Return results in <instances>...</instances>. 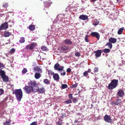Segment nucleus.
<instances>
[{
    "label": "nucleus",
    "instance_id": "f257e3e1",
    "mask_svg": "<svg viewBox=\"0 0 125 125\" xmlns=\"http://www.w3.org/2000/svg\"><path fill=\"white\" fill-rule=\"evenodd\" d=\"M29 86L32 89V92H36L38 91V87L37 85V83L36 81H30L28 83Z\"/></svg>",
    "mask_w": 125,
    "mask_h": 125
},
{
    "label": "nucleus",
    "instance_id": "f03ea898",
    "mask_svg": "<svg viewBox=\"0 0 125 125\" xmlns=\"http://www.w3.org/2000/svg\"><path fill=\"white\" fill-rule=\"evenodd\" d=\"M16 98V99L18 101H20L22 98L23 94L21 89H16L13 92Z\"/></svg>",
    "mask_w": 125,
    "mask_h": 125
},
{
    "label": "nucleus",
    "instance_id": "7ed1b4c3",
    "mask_svg": "<svg viewBox=\"0 0 125 125\" xmlns=\"http://www.w3.org/2000/svg\"><path fill=\"white\" fill-rule=\"evenodd\" d=\"M64 67L63 66H60L58 63L55 64V70L58 71L61 73V75H65L66 74V72L65 70H63Z\"/></svg>",
    "mask_w": 125,
    "mask_h": 125
},
{
    "label": "nucleus",
    "instance_id": "20e7f679",
    "mask_svg": "<svg viewBox=\"0 0 125 125\" xmlns=\"http://www.w3.org/2000/svg\"><path fill=\"white\" fill-rule=\"evenodd\" d=\"M118 82V80L114 79L112 80L108 86V89H112L116 87L117 86Z\"/></svg>",
    "mask_w": 125,
    "mask_h": 125
},
{
    "label": "nucleus",
    "instance_id": "39448f33",
    "mask_svg": "<svg viewBox=\"0 0 125 125\" xmlns=\"http://www.w3.org/2000/svg\"><path fill=\"white\" fill-rule=\"evenodd\" d=\"M1 77L4 82H6L8 81L9 79L8 77L5 75V72L3 71L1 74Z\"/></svg>",
    "mask_w": 125,
    "mask_h": 125
},
{
    "label": "nucleus",
    "instance_id": "423d86ee",
    "mask_svg": "<svg viewBox=\"0 0 125 125\" xmlns=\"http://www.w3.org/2000/svg\"><path fill=\"white\" fill-rule=\"evenodd\" d=\"M25 92L27 94H30L32 91V89L29 86H26L23 88Z\"/></svg>",
    "mask_w": 125,
    "mask_h": 125
},
{
    "label": "nucleus",
    "instance_id": "0eeeda50",
    "mask_svg": "<svg viewBox=\"0 0 125 125\" xmlns=\"http://www.w3.org/2000/svg\"><path fill=\"white\" fill-rule=\"evenodd\" d=\"M104 119L105 122L107 123H111L112 121L111 117L107 115H106L104 116Z\"/></svg>",
    "mask_w": 125,
    "mask_h": 125
},
{
    "label": "nucleus",
    "instance_id": "6e6552de",
    "mask_svg": "<svg viewBox=\"0 0 125 125\" xmlns=\"http://www.w3.org/2000/svg\"><path fill=\"white\" fill-rule=\"evenodd\" d=\"M8 24L7 22H6L1 25L0 27V30H6L8 28Z\"/></svg>",
    "mask_w": 125,
    "mask_h": 125
},
{
    "label": "nucleus",
    "instance_id": "1a4fd4ad",
    "mask_svg": "<svg viewBox=\"0 0 125 125\" xmlns=\"http://www.w3.org/2000/svg\"><path fill=\"white\" fill-rule=\"evenodd\" d=\"M33 70L37 73H42V69L40 67L37 66H36L34 67Z\"/></svg>",
    "mask_w": 125,
    "mask_h": 125
},
{
    "label": "nucleus",
    "instance_id": "9d476101",
    "mask_svg": "<svg viewBox=\"0 0 125 125\" xmlns=\"http://www.w3.org/2000/svg\"><path fill=\"white\" fill-rule=\"evenodd\" d=\"M50 0H48V1H46L44 2V6L45 8L44 9V10H46V8H48L50 6V5L52 3V2L50 1Z\"/></svg>",
    "mask_w": 125,
    "mask_h": 125
},
{
    "label": "nucleus",
    "instance_id": "9b49d317",
    "mask_svg": "<svg viewBox=\"0 0 125 125\" xmlns=\"http://www.w3.org/2000/svg\"><path fill=\"white\" fill-rule=\"evenodd\" d=\"M36 45L35 43H33L30 45H27L26 48L27 49H32L36 46Z\"/></svg>",
    "mask_w": 125,
    "mask_h": 125
},
{
    "label": "nucleus",
    "instance_id": "f8f14e48",
    "mask_svg": "<svg viewBox=\"0 0 125 125\" xmlns=\"http://www.w3.org/2000/svg\"><path fill=\"white\" fill-rule=\"evenodd\" d=\"M94 52L95 53V55L96 57V58H98L101 56L102 51L101 50H98L97 51H94Z\"/></svg>",
    "mask_w": 125,
    "mask_h": 125
},
{
    "label": "nucleus",
    "instance_id": "ddd939ff",
    "mask_svg": "<svg viewBox=\"0 0 125 125\" xmlns=\"http://www.w3.org/2000/svg\"><path fill=\"white\" fill-rule=\"evenodd\" d=\"M88 16L86 15H82L79 17V19L83 20H86L88 19Z\"/></svg>",
    "mask_w": 125,
    "mask_h": 125
},
{
    "label": "nucleus",
    "instance_id": "4468645a",
    "mask_svg": "<svg viewBox=\"0 0 125 125\" xmlns=\"http://www.w3.org/2000/svg\"><path fill=\"white\" fill-rule=\"evenodd\" d=\"M92 36H95L98 39H99L100 37V35L97 32H92L91 34Z\"/></svg>",
    "mask_w": 125,
    "mask_h": 125
},
{
    "label": "nucleus",
    "instance_id": "2eb2a0df",
    "mask_svg": "<svg viewBox=\"0 0 125 125\" xmlns=\"http://www.w3.org/2000/svg\"><path fill=\"white\" fill-rule=\"evenodd\" d=\"M118 95L120 97H123L124 94V92L123 90H119L117 93Z\"/></svg>",
    "mask_w": 125,
    "mask_h": 125
},
{
    "label": "nucleus",
    "instance_id": "dca6fc26",
    "mask_svg": "<svg viewBox=\"0 0 125 125\" xmlns=\"http://www.w3.org/2000/svg\"><path fill=\"white\" fill-rule=\"evenodd\" d=\"M116 39L115 38L111 37L109 39V42L111 43H115L116 42Z\"/></svg>",
    "mask_w": 125,
    "mask_h": 125
},
{
    "label": "nucleus",
    "instance_id": "f3484780",
    "mask_svg": "<svg viewBox=\"0 0 125 125\" xmlns=\"http://www.w3.org/2000/svg\"><path fill=\"white\" fill-rule=\"evenodd\" d=\"M41 73H37V72L35 73L34 75V77L36 79H38L41 77V75L40 74Z\"/></svg>",
    "mask_w": 125,
    "mask_h": 125
},
{
    "label": "nucleus",
    "instance_id": "a211bd4d",
    "mask_svg": "<svg viewBox=\"0 0 125 125\" xmlns=\"http://www.w3.org/2000/svg\"><path fill=\"white\" fill-rule=\"evenodd\" d=\"M121 102V101L119 99H116V102H113L115 105H118Z\"/></svg>",
    "mask_w": 125,
    "mask_h": 125
},
{
    "label": "nucleus",
    "instance_id": "6ab92c4d",
    "mask_svg": "<svg viewBox=\"0 0 125 125\" xmlns=\"http://www.w3.org/2000/svg\"><path fill=\"white\" fill-rule=\"evenodd\" d=\"M45 89L43 87H41L40 89L38 88V91L40 93H43L45 92Z\"/></svg>",
    "mask_w": 125,
    "mask_h": 125
},
{
    "label": "nucleus",
    "instance_id": "aec40b11",
    "mask_svg": "<svg viewBox=\"0 0 125 125\" xmlns=\"http://www.w3.org/2000/svg\"><path fill=\"white\" fill-rule=\"evenodd\" d=\"M65 43L67 44H71L72 43L71 41L69 39H66L64 41Z\"/></svg>",
    "mask_w": 125,
    "mask_h": 125
},
{
    "label": "nucleus",
    "instance_id": "412c9836",
    "mask_svg": "<svg viewBox=\"0 0 125 125\" xmlns=\"http://www.w3.org/2000/svg\"><path fill=\"white\" fill-rule=\"evenodd\" d=\"M48 74L50 75H53V77L54 79L55 80V74L52 70H50L48 71Z\"/></svg>",
    "mask_w": 125,
    "mask_h": 125
},
{
    "label": "nucleus",
    "instance_id": "4be33fe9",
    "mask_svg": "<svg viewBox=\"0 0 125 125\" xmlns=\"http://www.w3.org/2000/svg\"><path fill=\"white\" fill-rule=\"evenodd\" d=\"M99 23V21L96 19H95L94 21L92 24L94 25H96L98 24Z\"/></svg>",
    "mask_w": 125,
    "mask_h": 125
},
{
    "label": "nucleus",
    "instance_id": "5701e85b",
    "mask_svg": "<svg viewBox=\"0 0 125 125\" xmlns=\"http://www.w3.org/2000/svg\"><path fill=\"white\" fill-rule=\"evenodd\" d=\"M11 34V33L8 31H5L4 32V36L5 37H8Z\"/></svg>",
    "mask_w": 125,
    "mask_h": 125
},
{
    "label": "nucleus",
    "instance_id": "b1692460",
    "mask_svg": "<svg viewBox=\"0 0 125 125\" xmlns=\"http://www.w3.org/2000/svg\"><path fill=\"white\" fill-rule=\"evenodd\" d=\"M60 79L59 75L57 73H55V80L58 81Z\"/></svg>",
    "mask_w": 125,
    "mask_h": 125
},
{
    "label": "nucleus",
    "instance_id": "393cba45",
    "mask_svg": "<svg viewBox=\"0 0 125 125\" xmlns=\"http://www.w3.org/2000/svg\"><path fill=\"white\" fill-rule=\"evenodd\" d=\"M124 29V28L123 27H122L118 31V33L119 34H121L122 32L123 31V30Z\"/></svg>",
    "mask_w": 125,
    "mask_h": 125
},
{
    "label": "nucleus",
    "instance_id": "a878e982",
    "mask_svg": "<svg viewBox=\"0 0 125 125\" xmlns=\"http://www.w3.org/2000/svg\"><path fill=\"white\" fill-rule=\"evenodd\" d=\"M43 51H48V48L45 46H43L41 47Z\"/></svg>",
    "mask_w": 125,
    "mask_h": 125
},
{
    "label": "nucleus",
    "instance_id": "bb28decb",
    "mask_svg": "<svg viewBox=\"0 0 125 125\" xmlns=\"http://www.w3.org/2000/svg\"><path fill=\"white\" fill-rule=\"evenodd\" d=\"M43 82L45 83L46 84H48L50 83V82L49 80L47 79H44L43 80Z\"/></svg>",
    "mask_w": 125,
    "mask_h": 125
},
{
    "label": "nucleus",
    "instance_id": "cd10ccee",
    "mask_svg": "<svg viewBox=\"0 0 125 125\" xmlns=\"http://www.w3.org/2000/svg\"><path fill=\"white\" fill-rule=\"evenodd\" d=\"M35 28V26L34 25H31L29 27V29L31 31L33 30H34Z\"/></svg>",
    "mask_w": 125,
    "mask_h": 125
},
{
    "label": "nucleus",
    "instance_id": "c85d7f7f",
    "mask_svg": "<svg viewBox=\"0 0 125 125\" xmlns=\"http://www.w3.org/2000/svg\"><path fill=\"white\" fill-rule=\"evenodd\" d=\"M106 45L108 46V48H110V49L112 48V44L110 42L107 43L106 44Z\"/></svg>",
    "mask_w": 125,
    "mask_h": 125
},
{
    "label": "nucleus",
    "instance_id": "c756f323",
    "mask_svg": "<svg viewBox=\"0 0 125 125\" xmlns=\"http://www.w3.org/2000/svg\"><path fill=\"white\" fill-rule=\"evenodd\" d=\"M25 40L24 38L23 37H22L21 38L19 41V42L20 43H22L24 42H25Z\"/></svg>",
    "mask_w": 125,
    "mask_h": 125
},
{
    "label": "nucleus",
    "instance_id": "7c9ffc66",
    "mask_svg": "<svg viewBox=\"0 0 125 125\" xmlns=\"http://www.w3.org/2000/svg\"><path fill=\"white\" fill-rule=\"evenodd\" d=\"M110 51V50L108 49H105L103 50V52L105 53H108Z\"/></svg>",
    "mask_w": 125,
    "mask_h": 125
},
{
    "label": "nucleus",
    "instance_id": "2f4dec72",
    "mask_svg": "<svg viewBox=\"0 0 125 125\" xmlns=\"http://www.w3.org/2000/svg\"><path fill=\"white\" fill-rule=\"evenodd\" d=\"M11 124L10 120L7 121L5 123L3 124V125H11Z\"/></svg>",
    "mask_w": 125,
    "mask_h": 125
},
{
    "label": "nucleus",
    "instance_id": "473e14b6",
    "mask_svg": "<svg viewBox=\"0 0 125 125\" xmlns=\"http://www.w3.org/2000/svg\"><path fill=\"white\" fill-rule=\"evenodd\" d=\"M27 72V70L26 68H24L22 71V74L25 73Z\"/></svg>",
    "mask_w": 125,
    "mask_h": 125
},
{
    "label": "nucleus",
    "instance_id": "72a5a7b5",
    "mask_svg": "<svg viewBox=\"0 0 125 125\" xmlns=\"http://www.w3.org/2000/svg\"><path fill=\"white\" fill-rule=\"evenodd\" d=\"M68 86L66 84H63L62 85V89H64L68 87Z\"/></svg>",
    "mask_w": 125,
    "mask_h": 125
},
{
    "label": "nucleus",
    "instance_id": "f704fd0d",
    "mask_svg": "<svg viewBox=\"0 0 125 125\" xmlns=\"http://www.w3.org/2000/svg\"><path fill=\"white\" fill-rule=\"evenodd\" d=\"M62 49L64 50H66L68 49V47L67 46H66L65 45H62Z\"/></svg>",
    "mask_w": 125,
    "mask_h": 125
},
{
    "label": "nucleus",
    "instance_id": "c9c22d12",
    "mask_svg": "<svg viewBox=\"0 0 125 125\" xmlns=\"http://www.w3.org/2000/svg\"><path fill=\"white\" fill-rule=\"evenodd\" d=\"M4 65L2 63L0 62V69H2L4 67Z\"/></svg>",
    "mask_w": 125,
    "mask_h": 125
},
{
    "label": "nucleus",
    "instance_id": "e433bc0d",
    "mask_svg": "<svg viewBox=\"0 0 125 125\" xmlns=\"http://www.w3.org/2000/svg\"><path fill=\"white\" fill-rule=\"evenodd\" d=\"M65 103L66 104H70L72 103V101L70 100H68L65 101Z\"/></svg>",
    "mask_w": 125,
    "mask_h": 125
},
{
    "label": "nucleus",
    "instance_id": "4c0bfd02",
    "mask_svg": "<svg viewBox=\"0 0 125 125\" xmlns=\"http://www.w3.org/2000/svg\"><path fill=\"white\" fill-rule=\"evenodd\" d=\"M15 52V49L14 48L12 49L10 51V52L11 53H12Z\"/></svg>",
    "mask_w": 125,
    "mask_h": 125
},
{
    "label": "nucleus",
    "instance_id": "58836bf2",
    "mask_svg": "<svg viewBox=\"0 0 125 125\" xmlns=\"http://www.w3.org/2000/svg\"><path fill=\"white\" fill-rule=\"evenodd\" d=\"M98 67H95L94 68V72L96 73L98 71Z\"/></svg>",
    "mask_w": 125,
    "mask_h": 125
},
{
    "label": "nucleus",
    "instance_id": "ea45409f",
    "mask_svg": "<svg viewBox=\"0 0 125 125\" xmlns=\"http://www.w3.org/2000/svg\"><path fill=\"white\" fill-rule=\"evenodd\" d=\"M4 91L3 89H0V95H1L4 93Z\"/></svg>",
    "mask_w": 125,
    "mask_h": 125
},
{
    "label": "nucleus",
    "instance_id": "a19ab883",
    "mask_svg": "<svg viewBox=\"0 0 125 125\" xmlns=\"http://www.w3.org/2000/svg\"><path fill=\"white\" fill-rule=\"evenodd\" d=\"M75 55L77 56H79L80 55V54L79 52H77L75 54Z\"/></svg>",
    "mask_w": 125,
    "mask_h": 125
},
{
    "label": "nucleus",
    "instance_id": "79ce46f5",
    "mask_svg": "<svg viewBox=\"0 0 125 125\" xmlns=\"http://www.w3.org/2000/svg\"><path fill=\"white\" fill-rule=\"evenodd\" d=\"M8 4L7 3H4L3 5V6L4 8H6L8 6Z\"/></svg>",
    "mask_w": 125,
    "mask_h": 125
},
{
    "label": "nucleus",
    "instance_id": "37998d69",
    "mask_svg": "<svg viewBox=\"0 0 125 125\" xmlns=\"http://www.w3.org/2000/svg\"><path fill=\"white\" fill-rule=\"evenodd\" d=\"M69 97L70 99H72L73 97L72 95V94H70L69 95Z\"/></svg>",
    "mask_w": 125,
    "mask_h": 125
},
{
    "label": "nucleus",
    "instance_id": "c03bdc74",
    "mask_svg": "<svg viewBox=\"0 0 125 125\" xmlns=\"http://www.w3.org/2000/svg\"><path fill=\"white\" fill-rule=\"evenodd\" d=\"M88 35H86L85 37V41L86 42H88V39L87 37H88Z\"/></svg>",
    "mask_w": 125,
    "mask_h": 125
},
{
    "label": "nucleus",
    "instance_id": "a18cd8bd",
    "mask_svg": "<svg viewBox=\"0 0 125 125\" xmlns=\"http://www.w3.org/2000/svg\"><path fill=\"white\" fill-rule=\"evenodd\" d=\"M37 123L36 122H34L31 123L30 125H37Z\"/></svg>",
    "mask_w": 125,
    "mask_h": 125
},
{
    "label": "nucleus",
    "instance_id": "49530a36",
    "mask_svg": "<svg viewBox=\"0 0 125 125\" xmlns=\"http://www.w3.org/2000/svg\"><path fill=\"white\" fill-rule=\"evenodd\" d=\"M73 102L74 103H76L77 102V99L75 98H74L73 99Z\"/></svg>",
    "mask_w": 125,
    "mask_h": 125
},
{
    "label": "nucleus",
    "instance_id": "de8ad7c7",
    "mask_svg": "<svg viewBox=\"0 0 125 125\" xmlns=\"http://www.w3.org/2000/svg\"><path fill=\"white\" fill-rule=\"evenodd\" d=\"M71 69L70 68H68L66 70V72L68 73H70L71 71Z\"/></svg>",
    "mask_w": 125,
    "mask_h": 125
},
{
    "label": "nucleus",
    "instance_id": "09e8293b",
    "mask_svg": "<svg viewBox=\"0 0 125 125\" xmlns=\"http://www.w3.org/2000/svg\"><path fill=\"white\" fill-rule=\"evenodd\" d=\"M78 85V84L77 83L75 84H74L73 85V87L75 88Z\"/></svg>",
    "mask_w": 125,
    "mask_h": 125
},
{
    "label": "nucleus",
    "instance_id": "8fccbe9b",
    "mask_svg": "<svg viewBox=\"0 0 125 125\" xmlns=\"http://www.w3.org/2000/svg\"><path fill=\"white\" fill-rule=\"evenodd\" d=\"M88 74V73L86 71L85 72L83 73L84 76H86Z\"/></svg>",
    "mask_w": 125,
    "mask_h": 125
},
{
    "label": "nucleus",
    "instance_id": "3c124183",
    "mask_svg": "<svg viewBox=\"0 0 125 125\" xmlns=\"http://www.w3.org/2000/svg\"><path fill=\"white\" fill-rule=\"evenodd\" d=\"M98 79V78H95V79H94V80L95 81H97V80Z\"/></svg>",
    "mask_w": 125,
    "mask_h": 125
},
{
    "label": "nucleus",
    "instance_id": "603ef678",
    "mask_svg": "<svg viewBox=\"0 0 125 125\" xmlns=\"http://www.w3.org/2000/svg\"><path fill=\"white\" fill-rule=\"evenodd\" d=\"M3 71L2 70H0V75L1 76V74L2 72Z\"/></svg>",
    "mask_w": 125,
    "mask_h": 125
},
{
    "label": "nucleus",
    "instance_id": "864d4df0",
    "mask_svg": "<svg viewBox=\"0 0 125 125\" xmlns=\"http://www.w3.org/2000/svg\"><path fill=\"white\" fill-rule=\"evenodd\" d=\"M88 72H90V71H91V70L90 69H89L88 70Z\"/></svg>",
    "mask_w": 125,
    "mask_h": 125
},
{
    "label": "nucleus",
    "instance_id": "5fc2aeb1",
    "mask_svg": "<svg viewBox=\"0 0 125 125\" xmlns=\"http://www.w3.org/2000/svg\"><path fill=\"white\" fill-rule=\"evenodd\" d=\"M6 56H7L8 57V55H7V54H6Z\"/></svg>",
    "mask_w": 125,
    "mask_h": 125
},
{
    "label": "nucleus",
    "instance_id": "6e6d98bb",
    "mask_svg": "<svg viewBox=\"0 0 125 125\" xmlns=\"http://www.w3.org/2000/svg\"><path fill=\"white\" fill-rule=\"evenodd\" d=\"M35 64V63H33V65L34 64Z\"/></svg>",
    "mask_w": 125,
    "mask_h": 125
},
{
    "label": "nucleus",
    "instance_id": "4d7b16f0",
    "mask_svg": "<svg viewBox=\"0 0 125 125\" xmlns=\"http://www.w3.org/2000/svg\"><path fill=\"white\" fill-rule=\"evenodd\" d=\"M48 42V41H47V43H49V42Z\"/></svg>",
    "mask_w": 125,
    "mask_h": 125
},
{
    "label": "nucleus",
    "instance_id": "13d9d810",
    "mask_svg": "<svg viewBox=\"0 0 125 125\" xmlns=\"http://www.w3.org/2000/svg\"><path fill=\"white\" fill-rule=\"evenodd\" d=\"M54 68H55V65L54 66Z\"/></svg>",
    "mask_w": 125,
    "mask_h": 125
},
{
    "label": "nucleus",
    "instance_id": "bf43d9fd",
    "mask_svg": "<svg viewBox=\"0 0 125 125\" xmlns=\"http://www.w3.org/2000/svg\"><path fill=\"white\" fill-rule=\"evenodd\" d=\"M50 44H51V42H50Z\"/></svg>",
    "mask_w": 125,
    "mask_h": 125
}]
</instances>
